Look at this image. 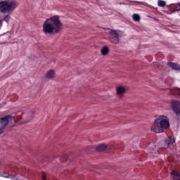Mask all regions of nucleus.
<instances>
[{
	"instance_id": "nucleus-1",
	"label": "nucleus",
	"mask_w": 180,
	"mask_h": 180,
	"mask_svg": "<svg viewBox=\"0 0 180 180\" xmlns=\"http://www.w3.org/2000/svg\"><path fill=\"white\" fill-rule=\"evenodd\" d=\"M42 27L45 34H57L63 29V23L60 21V16L54 15L47 18Z\"/></svg>"
},
{
	"instance_id": "nucleus-2",
	"label": "nucleus",
	"mask_w": 180,
	"mask_h": 180,
	"mask_svg": "<svg viewBox=\"0 0 180 180\" xmlns=\"http://www.w3.org/2000/svg\"><path fill=\"white\" fill-rule=\"evenodd\" d=\"M169 127V119L167 116L160 115L155 120L151 131L154 133H164V130H167Z\"/></svg>"
},
{
	"instance_id": "nucleus-3",
	"label": "nucleus",
	"mask_w": 180,
	"mask_h": 180,
	"mask_svg": "<svg viewBox=\"0 0 180 180\" xmlns=\"http://www.w3.org/2000/svg\"><path fill=\"white\" fill-rule=\"evenodd\" d=\"M18 5L15 0H4L0 1V11L2 13H9L13 12Z\"/></svg>"
},
{
	"instance_id": "nucleus-4",
	"label": "nucleus",
	"mask_w": 180,
	"mask_h": 180,
	"mask_svg": "<svg viewBox=\"0 0 180 180\" xmlns=\"http://www.w3.org/2000/svg\"><path fill=\"white\" fill-rule=\"evenodd\" d=\"M110 40L111 43H113L114 44H119V33H117V31L116 30H111L110 32Z\"/></svg>"
},
{
	"instance_id": "nucleus-5",
	"label": "nucleus",
	"mask_w": 180,
	"mask_h": 180,
	"mask_svg": "<svg viewBox=\"0 0 180 180\" xmlns=\"http://www.w3.org/2000/svg\"><path fill=\"white\" fill-rule=\"evenodd\" d=\"M11 119H12V115H7L1 118H0V124L1 127H6L9 124V122H11Z\"/></svg>"
},
{
	"instance_id": "nucleus-6",
	"label": "nucleus",
	"mask_w": 180,
	"mask_h": 180,
	"mask_svg": "<svg viewBox=\"0 0 180 180\" xmlns=\"http://www.w3.org/2000/svg\"><path fill=\"white\" fill-rule=\"evenodd\" d=\"M172 108L174 112L177 116L180 117V102L176 101H173L172 102Z\"/></svg>"
},
{
	"instance_id": "nucleus-7",
	"label": "nucleus",
	"mask_w": 180,
	"mask_h": 180,
	"mask_svg": "<svg viewBox=\"0 0 180 180\" xmlns=\"http://www.w3.org/2000/svg\"><path fill=\"white\" fill-rule=\"evenodd\" d=\"M175 138L174 136H168L165 139V144L169 147V146H173L175 143Z\"/></svg>"
},
{
	"instance_id": "nucleus-8",
	"label": "nucleus",
	"mask_w": 180,
	"mask_h": 180,
	"mask_svg": "<svg viewBox=\"0 0 180 180\" xmlns=\"http://www.w3.org/2000/svg\"><path fill=\"white\" fill-rule=\"evenodd\" d=\"M167 65H168V67H170V68L174 70V71H180L179 64H177V63H175L173 62H168Z\"/></svg>"
},
{
	"instance_id": "nucleus-9",
	"label": "nucleus",
	"mask_w": 180,
	"mask_h": 180,
	"mask_svg": "<svg viewBox=\"0 0 180 180\" xmlns=\"http://www.w3.org/2000/svg\"><path fill=\"white\" fill-rule=\"evenodd\" d=\"M171 175L173 180H180V174L178 172L173 170Z\"/></svg>"
},
{
	"instance_id": "nucleus-10",
	"label": "nucleus",
	"mask_w": 180,
	"mask_h": 180,
	"mask_svg": "<svg viewBox=\"0 0 180 180\" xmlns=\"http://www.w3.org/2000/svg\"><path fill=\"white\" fill-rule=\"evenodd\" d=\"M126 92V89L123 86H119L117 88V94L120 96V95H123Z\"/></svg>"
},
{
	"instance_id": "nucleus-11",
	"label": "nucleus",
	"mask_w": 180,
	"mask_h": 180,
	"mask_svg": "<svg viewBox=\"0 0 180 180\" xmlns=\"http://www.w3.org/2000/svg\"><path fill=\"white\" fill-rule=\"evenodd\" d=\"M106 148H108V146L105 143L99 144L96 147L97 151H105V150H106Z\"/></svg>"
},
{
	"instance_id": "nucleus-12",
	"label": "nucleus",
	"mask_w": 180,
	"mask_h": 180,
	"mask_svg": "<svg viewBox=\"0 0 180 180\" xmlns=\"http://www.w3.org/2000/svg\"><path fill=\"white\" fill-rule=\"evenodd\" d=\"M153 144L151 143H147L146 145V148H148V150H150L151 154H154V153H155V150H154V147H153Z\"/></svg>"
},
{
	"instance_id": "nucleus-13",
	"label": "nucleus",
	"mask_w": 180,
	"mask_h": 180,
	"mask_svg": "<svg viewBox=\"0 0 180 180\" xmlns=\"http://www.w3.org/2000/svg\"><path fill=\"white\" fill-rule=\"evenodd\" d=\"M54 77H55V73H54V70H50L46 73V78H54Z\"/></svg>"
},
{
	"instance_id": "nucleus-14",
	"label": "nucleus",
	"mask_w": 180,
	"mask_h": 180,
	"mask_svg": "<svg viewBox=\"0 0 180 180\" xmlns=\"http://www.w3.org/2000/svg\"><path fill=\"white\" fill-rule=\"evenodd\" d=\"M108 53H109V48L108 46H104L101 49V54L103 56H106V54H108Z\"/></svg>"
},
{
	"instance_id": "nucleus-15",
	"label": "nucleus",
	"mask_w": 180,
	"mask_h": 180,
	"mask_svg": "<svg viewBox=\"0 0 180 180\" xmlns=\"http://www.w3.org/2000/svg\"><path fill=\"white\" fill-rule=\"evenodd\" d=\"M132 18L135 22H140V15L139 14H134Z\"/></svg>"
},
{
	"instance_id": "nucleus-16",
	"label": "nucleus",
	"mask_w": 180,
	"mask_h": 180,
	"mask_svg": "<svg viewBox=\"0 0 180 180\" xmlns=\"http://www.w3.org/2000/svg\"><path fill=\"white\" fill-rule=\"evenodd\" d=\"M167 5V3L165 1L159 0L158 1V6H160V8H164Z\"/></svg>"
},
{
	"instance_id": "nucleus-17",
	"label": "nucleus",
	"mask_w": 180,
	"mask_h": 180,
	"mask_svg": "<svg viewBox=\"0 0 180 180\" xmlns=\"http://www.w3.org/2000/svg\"><path fill=\"white\" fill-rule=\"evenodd\" d=\"M4 22L6 23H9V20H11V15L8 14L6 15L4 18Z\"/></svg>"
},
{
	"instance_id": "nucleus-18",
	"label": "nucleus",
	"mask_w": 180,
	"mask_h": 180,
	"mask_svg": "<svg viewBox=\"0 0 180 180\" xmlns=\"http://www.w3.org/2000/svg\"><path fill=\"white\" fill-rule=\"evenodd\" d=\"M0 176H2L3 178H9V174L5 173V172H1V173H0Z\"/></svg>"
},
{
	"instance_id": "nucleus-19",
	"label": "nucleus",
	"mask_w": 180,
	"mask_h": 180,
	"mask_svg": "<svg viewBox=\"0 0 180 180\" xmlns=\"http://www.w3.org/2000/svg\"><path fill=\"white\" fill-rule=\"evenodd\" d=\"M42 180H47V176L46 175V173L43 172L41 174Z\"/></svg>"
},
{
	"instance_id": "nucleus-20",
	"label": "nucleus",
	"mask_w": 180,
	"mask_h": 180,
	"mask_svg": "<svg viewBox=\"0 0 180 180\" xmlns=\"http://www.w3.org/2000/svg\"><path fill=\"white\" fill-rule=\"evenodd\" d=\"M12 180H19V178H18L16 176H9V177Z\"/></svg>"
},
{
	"instance_id": "nucleus-21",
	"label": "nucleus",
	"mask_w": 180,
	"mask_h": 180,
	"mask_svg": "<svg viewBox=\"0 0 180 180\" xmlns=\"http://www.w3.org/2000/svg\"><path fill=\"white\" fill-rule=\"evenodd\" d=\"M174 91H175L176 92H178V95H179V96H180V89L178 88V87H175V88H174Z\"/></svg>"
},
{
	"instance_id": "nucleus-22",
	"label": "nucleus",
	"mask_w": 180,
	"mask_h": 180,
	"mask_svg": "<svg viewBox=\"0 0 180 180\" xmlns=\"http://www.w3.org/2000/svg\"><path fill=\"white\" fill-rule=\"evenodd\" d=\"M136 4H140V5H143V2H139V1H135Z\"/></svg>"
},
{
	"instance_id": "nucleus-23",
	"label": "nucleus",
	"mask_w": 180,
	"mask_h": 180,
	"mask_svg": "<svg viewBox=\"0 0 180 180\" xmlns=\"http://www.w3.org/2000/svg\"><path fill=\"white\" fill-rule=\"evenodd\" d=\"M153 147H155V145H154Z\"/></svg>"
}]
</instances>
